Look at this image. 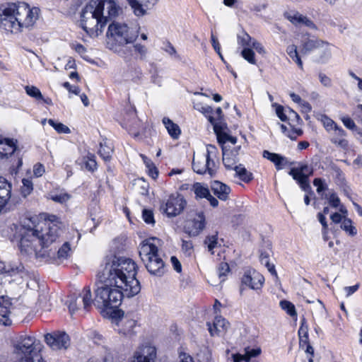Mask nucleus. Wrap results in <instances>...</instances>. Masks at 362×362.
Here are the masks:
<instances>
[{
	"label": "nucleus",
	"instance_id": "f257e3e1",
	"mask_svg": "<svg viewBox=\"0 0 362 362\" xmlns=\"http://www.w3.org/2000/svg\"><path fill=\"white\" fill-rule=\"evenodd\" d=\"M97 274L95 300L110 313L121 304L123 297L132 298L141 291L136 264L130 258L107 255Z\"/></svg>",
	"mask_w": 362,
	"mask_h": 362
},
{
	"label": "nucleus",
	"instance_id": "f03ea898",
	"mask_svg": "<svg viewBox=\"0 0 362 362\" xmlns=\"http://www.w3.org/2000/svg\"><path fill=\"white\" fill-rule=\"evenodd\" d=\"M63 224L54 215L31 227L11 226V230L18 231L21 236L19 249L22 255L42 259L55 257L56 244L62 233Z\"/></svg>",
	"mask_w": 362,
	"mask_h": 362
},
{
	"label": "nucleus",
	"instance_id": "7ed1b4c3",
	"mask_svg": "<svg viewBox=\"0 0 362 362\" xmlns=\"http://www.w3.org/2000/svg\"><path fill=\"white\" fill-rule=\"evenodd\" d=\"M40 10L24 2L10 3L0 8V29L12 33L32 27L39 16Z\"/></svg>",
	"mask_w": 362,
	"mask_h": 362
},
{
	"label": "nucleus",
	"instance_id": "20e7f679",
	"mask_svg": "<svg viewBox=\"0 0 362 362\" xmlns=\"http://www.w3.org/2000/svg\"><path fill=\"white\" fill-rule=\"evenodd\" d=\"M160 240L150 238L144 240L139 246V256L148 272L155 276H161L165 273V263L158 250Z\"/></svg>",
	"mask_w": 362,
	"mask_h": 362
},
{
	"label": "nucleus",
	"instance_id": "39448f33",
	"mask_svg": "<svg viewBox=\"0 0 362 362\" xmlns=\"http://www.w3.org/2000/svg\"><path fill=\"white\" fill-rule=\"evenodd\" d=\"M106 37L109 49L119 53L127 45L134 43L138 34L134 33L127 24L113 21L108 25Z\"/></svg>",
	"mask_w": 362,
	"mask_h": 362
},
{
	"label": "nucleus",
	"instance_id": "423d86ee",
	"mask_svg": "<svg viewBox=\"0 0 362 362\" xmlns=\"http://www.w3.org/2000/svg\"><path fill=\"white\" fill-rule=\"evenodd\" d=\"M95 6V1L90 0L83 8L81 13V26L91 37H97L103 33L105 21L101 18Z\"/></svg>",
	"mask_w": 362,
	"mask_h": 362
},
{
	"label": "nucleus",
	"instance_id": "0eeeda50",
	"mask_svg": "<svg viewBox=\"0 0 362 362\" xmlns=\"http://www.w3.org/2000/svg\"><path fill=\"white\" fill-rule=\"evenodd\" d=\"M218 150L215 146L207 145L206 153L194 156L192 160V168L198 174H208L214 176L218 170Z\"/></svg>",
	"mask_w": 362,
	"mask_h": 362
},
{
	"label": "nucleus",
	"instance_id": "6e6552de",
	"mask_svg": "<svg viewBox=\"0 0 362 362\" xmlns=\"http://www.w3.org/2000/svg\"><path fill=\"white\" fill-rule=\"evenodd\" d=\"M35 339L31 337H24L15 348L14 362H44L40 350L35 346Z\"/></svg>",
	"mask_w": 362,
	"mask_h": 362
},
{
	"label": "nucleus",
	"instance_id": "1a4fd4ad",
	"mask_svg": "<svg viewBox=\"0 0 362 362\" xmlns=\"http://www.w3.org/2000/svg\"><path fill=\"white\" fill-rule=\"evenodd\" d=\"M217 140L222 148L223 163L227 169H233L238 161V153L231 151V145L237 142L236 137L232 136L226 132H217Z\"/></svg>",
	"mask_w": 362,
	"mask_h": 362
},
{
	"label": "nucleus",
	"instance_id": "9d476101",
	"mask_svg": "<svg viewBox=\"0 0 362 362\" xmlns=\"http://www.w3.org/2000/svg\"><path fill=\"white\" fill-rule=\"evenodd\" d=\"M112 322L117 326L119 333L131 336L134 334V328L136 326V320L128 315H124L120 310H113L110 313Z\"/></svg>",
	"mask_w": 362,
	"mask_h": 362
},
{
	"label": "nucleus",
	"instance_id": "9b49d317",
	"mask_svg": "<svg viewBox=\"0 0 362 362\" xmlns=\"http://www.w3.org/2000/svg\"><path fill=\"white\" fill-rule=\"evenodd\" d=\"M187 202L180 194H172L165 203L161 206L168 217H175L180 215L185 208Z\"/></svg>",
	"mask_w": 362,
	"mask_h": 362
},
{
	"label": "nucleus",
	"instance_id": "f8f14e48",
	"mask_svg": "<svg viewBox=\"0 0 362 362\" xmlns=\"http://www.w3.org/2000/svg\"><path fill=\"white\" fill-rule=\"evenodd\" d=\"M46 344L54 351L67 349L71 344L69 336L63 331H54L45 334Z\"/></svg>",
	"mask_w": 362,
	"mask_h": 362
},
{
	"label": "nucleus",
	"instance_id": "ddd939ff",
	"mask_svg": "<svg viewBox=\"0 0 362 362\" xmlns=\"http://www.w3.org/2000/svg\"><path fill=\"white\" fill-rule=\"evenodd\" d=\"M156 349L148 342L140 344L129 358V362H155Z\"/></svg>",
	"mask_w": 362,
	"mask_h": 362
},
{
	"label": "nucleus",
	"instance_id": "4468645a",
	"mask_svg": "<svg viewBox=\"0 0 362 362\" xmlns=\"http://www.w3.org/2000/svg\"><path fill=\"white\" fill-rule=\"evenodd\" d=\"M264 283V278L259 272L255 269H247L241 278L240 291L245 288L252 290H259Z\"/></svg>",
	"mask_w": 362,
	"mask_h": 362
},
{
	"label": "nucleus",
	"instance_id": "2eb2a0df",
	"mask_svg": "<svg viewBox=\"0 0 362 362\" xmlns=\"http://www.w3.org/2000/svg\"><path fill=\"white\" fill-rule=\"evenodd\" d=\"M205 225V216L203 212H199L186 221L184 228L190 236H197L204 230Z\"/></svg>",
	"mask_w": 362,
	"mask_h": 362
},
{
	"label": "nucleus",
	"instance_id": "dca6fc26",
	"mask_svg": "<svg viewBox=\"0 0 362 362\" xmlns=\"http://www.w3.org/2000/svg\"><path fill=\"white\" fill-rule=\"evenodd\" d=\"M158 0H127L135 16L141 17L148 13Z\"/></svg>",
	"mask_w": 362,
	"mask_h": 362
},
{
	"label": "nucleus",
	"instance_id": "f3484780",
	"mask_svg": "<svg viewBox=\"0 0 362 362\" xmlns=\"http://www.w3.org/2000/svg\"><path fill=\"white\" fill-rule=\"evenodd\" d=\"M192 191L196 195V198L206 199L211 206L216 207L218 205V201L213 197L207 185L200 182H196L192 186Z\"/></svg>",
	"mask_w": 362,
	"mask_h": 362
},
{
	"label": "nucleus",
	"instance_id": "a211bd4d",
	"mask_svg": "<svg viewBox=\"0 0 362 362\" xmlns=\"http://www.w3.org/2000/svg\"><path fill=\"white\" fill-rule=\"evenodd\" d=\"M17 141L13 139L4 138L0 139V160L7 159L17 149Z\"/></svg>",
	"mask_w": 362,
	"mask_h": 362
},
{
	"label": "nucleus",
	"instance_id": "6ab92c4d",
	"mask_svg": "<svg viewBox=\"0 0 362 362\" xmlns=\"http://www.w3.org/2000/svg\"><path fill=\"white\" fill-rule=\"evenodd\" d=\"M228 326V322L221 316H216L212 325L207 322L208 330L212 337L221 335L227 330Z\"/></svg>",
	"mask_w": 362,
	"mask_h": 362
},
{
	"label": "nucleus",
	"instance_id": "aec40b11",
	"mask_svg": "<svg viewBox=\"0 0 362 362\" xmlns=\"http://www.w3.org/2000/svg\"><path fill=\"white\" fill-rule=\"evenodd\" d=\"M12 308V303L11 300L7 296L0 297V322L4 325H9L11 324V320L9 319L11 310Z\"/></svg>",
	"mask_w": 362,
	"mask_h": 362
},
{
	"label": "nucleus",
	"instance_id": "412c9836",
	"mask_svg": "<svg viewBox=\"0 0 362 362\" xmlns=\"http://www.w3.org/2000/svg\"><path fill=\"white\" fill-rule=\"evenodd\" d=\"M211 189L220 200L226 201L229 199L231 189L227 185L218 181L214 180L211 182Z\"/></svg>",
	"mask_w": 362,
	"mask_h": 362
},
{
	"label": "nucleus",
	"instance_id": "4be33fe9",
	"mask_svg": "<svg viewBox=\"0 0 362 362\" xmlns=\"http://www.w3.org/2000/svg\"><path fill=\"white\" fill-rule=\"evenodd\" d=\"M77 299L78 310L88 311L93 303L91 290L89 286L83 288Z\"/></svg>",
	"mask_w": 362,
	"mask_h": 362
},
{
	"label": "nucleus",
	"instance_id": "5701e85b",
	"mask_svg": "<svg viewBox=\"0 0 362 362\" xmlns=\"http://www.w3.org/2000/svg\"><path fill=\"white\" fill-rule=\"evenodd\" d=\"M11 185L3 177H0V212L11 198Z\"/></svg>",
	"mask_w": 362,
	"mask_h": 362
},
{
	"label": "nucleus",
	"instance_id": "b1692460",
	"mask_svg": "<svg viewBox=\"0 0 362 362\" xmlns=\"http://www.w3.org/2000/svg\"><path fill=\"white\" fill-rule=\"evenodd\" d=\"M346 134L345 131L341 127H339L333 131L330 141L337 147L343 150H346L349 146V142L346 139Z\"/></svg>",
	"mask_w": 362,
	"mask_h": 362
},
{
	"label": "nucleus",
	"instance_id": "393cba45",
	"mask_svg": "<svg viewBox=\"0 0 362 362\" xmlns=\"http://www.w3.org/2000/svg\"><path fill=\"white\" fill-rule=\"evenodd\" d=\"M211 354L209 351H203L197 354L195 358L190 354L181 352L179 355L178 362H210Z\"/></svg>",
	"mask_w": 362,
	"mask_h": 362
},
{
	"label": "nucleus",
	"instance_id": "a878e982",
	"mask_svg": "<svg viewBox=\"0 0 362 362\" xmlns=\"http://www.w3.org/2000/svg\"><path fill=\"white\" fill-rule=\"evenodd\" d=\"M130 117L132 118V121L124 119L123 125L130 134L136 138L140 134L139 127L141 124V122L136 118L135 110L131 111Z\"/></svg>",
	"mask_w": 362,
	"mask_h": 362
},
{
	"label": "nucleus",
	"instance_id": "bb28decb",
	"mask_svg": "<svg viewBox=\"0 0 362 362\" xmlns=\"http://www.w3.org/2000/svg\"><path fill=\"white\" fill-rule=\"evenodd\" d=\"M299 346L306 354H314V349L308 342V333L306 327L301 326L298 330Z\"/></svg>",
	"mask_w": 362,
	"mask_h": 362
},
{
	"label": "nucleus",
	"instance_id": "cd10ccee",
	"mask_svg": "<svg viewBox=\"0 0 362 362\" xmlns=\"http://www.w3.org/2000/svg\"><path fill=\"white\" fill-rule=\"evenodd\" d=\"M98 153L105 161L110 160L113 153L112 144L107 139H103V141L100 143V149Z\"/></svg>",
	"mask_w": 362,
	"mask_h": 362
},
{
	"label": "nucleus",
	"instance_id": "c85d7f7f",
	"mask_svg": "<svg viewBox=\"0 0 362 362\" xmlns=\"http://www.w3.org/2000/svg\"><path fill=\"white\" fill-rule=\"evenodd\" d=\"M263 157L273 162L278 170L282 169L287 163L286 158L268 151H263Z\"/></svg>",
	"mask_w": 362,
	"mask_h": 362
},
{
	"label": "nucleus",
	"instance_id": "c756f323",
	"mask_svg": "<svg viewBox=\"0 0 362 362\" xmlns=\"http://www.w3.org/2000/svg\"><path fill=\"white\" fill-rule=\"evenodd\" d=\"M163 123L170 136L173 139H177L181 134V130L179 126L167 117H164L163 119Z\"/></svg>",
	"mask_w": 362,
	"mask_h": 362
},
{
	"label": "nucleus",
	"instance_id": "7c9ffc66",
	"mask_svg": "<svg viewBox=\"0 0 362 362\" xmlns=\"http://www.w3.org/2000/svg\"><path fill=\"white\" fill-rule=\"evenodd\" d=\"M261 351L259 349H252L246 351L245 354H233V362H250L251 358L256 357L260 354Z\"/></svg>",
	"mask_w": 362,
	"mask_h": 362
},
{
	"label": "nucleus",
	"instance_id": "2f4dec72",
	"mask_svg": "<svg viewBox=\"0 0 362 362\" xmlns=\"http://www.w3.org/2000/svg\"><path fill=\"white\" fill-rule=\"evenodd\" d=\"M9 272L11 275L19 274L21 277H24L26 275V272L24 267L21 264L13 265L11 269H6L4 263L0 261V273Z\"/></svg>",
	"mask_w": 362,
	"mask_h": 362
},
{
	"label": "nucleus",
	"instance_id": "473e14b6",
	"mask_svg": "<svg viewBox=\"0 0 362 362\" xmlns=\"http://www.w3.org/2000/svg\"><path fill=\"white\" fill-rule=\"evenodd\" d=\"M320 57L318 61L320 63H326L332 57L331 45L325 41V45L320 46Z\"/></svg>",
	"mask_w": 362,
	"mask_h": 362
},
{
	"label": "nucleus",
	"instance_id": "72a5a7b5",
	"mask_svg": "<svg viewBox=\"0 0 362 362\" xmlns=\"http://www.w3.org/2000/svg\"><path fill=\"white\" fill-rule=\"evenodd\" d=\"M233 169L237 176L243 181L248 182L252 180V174L247 171L243 165L235 166Z\"/></svg>",
	"mask_w": 362,
	"mask_h": 362
},
{
	"label": "nucleus",
	"instance_id": "f704fd0d",
	"mask_svg": "<svg viewBox=\"0 0 362 362\" xmlns=\"http://www.w3.org/2000/svg\"><path fill=\"white\" fill-rule=\"evenodd\" d=\"M71 252V248L69 242H65L57 251L56 250L55 256L57 255L59 260H64L70 256Z\"/></svg>",
	"mask_w": 362,
	"mask_h": 362
},
{
	"label": "nucleus",
	"instance_id": "c9c22d12",
	"mask_svg": "<svg viewBox=\"0 0 362 362\" xmlns=\"http://www.w3.org/2000/svg\"><path fill=\"white\" fill-rule=\"evenodd\" d=\"M291 176L293 177V178L295 180L297 181V182L300 185V188L303 191L312 192L311 187L309 183L308 175H300L296 173L295 175H293Z\"/></svg>",
	"mask_w": 362,
	"mask_h": 362
},
{
	"label": "nucleus",
	"instance_id": "e433bc0d",
	"mask_svg": "<svg viewBox=\"0 0 362 362\" xmlns=\"http://www.w3.org/2000/svg\"><path fill=\"white\" fill-rule=\"evenodd\" d=\"M199 111L208 117V119L210 122V123L214 126V131L216 134L217 132H221V131L218 130V124L216 122V119L210 115V114H211L213 112V109L211 107L208 105L202 107V108L199 109Z\"/></svg>",
	"mask_w": 362,
	"mask_h": 362
},
{
	"label": "nucleus",
	"instance_id": "4c0bfd02",
	"mask_svg": "<svg viewBox=\"0 0 362 362\" xmlns=\"http://www.w3.org/2000/svg\"><path fill=\"white\" fill-rule=\"evenodd\" d=\"M325 45V41L321 40H308L303 45V50L305 52H311L313 49H319L320 46Z\"/></svg>",
	"mask_w": 362,
	"mask_h": 362
},
{
	"label": "nucleus",
	"instance_id": "58836bf2",
	"mask_svg": "<svg viewBox=\"0 0 362 362\" xmlns=\"http://www.w3.org/2000/svg\"><path fill=\"white\" fill-rule=\"evenodd\" d=\"M279 305L282 310L286 312V313L291 317H295L297 315V313L294 305L290 301L283 300L279 303Z\"/></svg>",
	"mask_w": 362,
	"mask_h": 362
},
{
	"label": "nucleus",
	"instance_id": "ea45409f",
	"mask_svg": "<svg viewBox=\"0 0 362 362\" xmlns=\"http://www.w3.org/2000/svg\"><path fill=\"white\" fill-rule=\"evenodd\" d=\"M341 228L351 236H354L357 233L356 228L352 225V221L349 218H344L343 219L341 224Z\"/></svg>",
	"mask_w": 362,
	"mask_h": 362
},
{
	"label": "nucleus",
	"instance_id": "a19ab883",
	"mask_svg": "<svg viewBox=\"0 0 362 362\" xmlns=\"http://www.w3.org/2000/svg\"><path fill=\"white\" fill-rule=\"evenodd\" d=\"M286 122L291 127H294L301 121L300 116L293 110L287 108Z\"/></svg>",
	"mask_w": 362,
	"mask_h": 362
},
{
	"label": "nucleus",
	"instance_id": "79ce46f5",
	"mask_svg": "<svg viewBox=\"0 0 362 362\" xmlns=\"http://www.w3.org/2000/svg\"><path fill=\"white\" fill-rule=\"evenodd\" d=\"M25 93L31 98H35L37 100L43 99V96L38 88L34 86H26L25 87Z\"/></svg>",
	"mask_w": 362,
	"mask_h": 362
},
{
	"label": "nucleus",
	"instance_id": "37998d69",
	"mask_svg": "<svg viewBox=\"0 0 362 362\" xmlns=\"http://www.w3.org/2000/svg\"><path fill=\"white\" fill-rule=\"evenodd\" d=\"M204 244L207 246L209 252L214 254V249L218 246L217 234L207 236L204 240Z\"/></svg>",
	"mask_w": 362,
	"mask_h": 362
},
{
	"label": "nucleus",
	"instance_id": "c03bdc74",
	"mask_svg": "<svg viewBox=\"0 0 362 362\" xmlns=\"http://www.w3.org/2000/svg\"><path fill=\"white\" fill-rule=\"evenodd\" d=\"M320 120L327 132L331 130L334 131L339 127V126L332 119L325 115H321Z\"/></svg>",
	"mask_w": 362,
	"mask_h": 362
},
{
	"label": "nucleus",
	"instance_id": "a18cd8bd",
	"mask_svg": "<svg viewBox=\"0 0 362 362\" xmlns=\"http://www.w3.org/2000/svg\"><path fill=\"white\" fill-rule=\"evenodd\" d=\"M332 170L334 174L335 182L338 185H343L345 183V177L342 170L337 165H332Z\"/></svg>",
	"mask_w": 362,
	"mask_h": 362
},
{
	"label": "nucleus",
	"instance_id": "49530a36",
	"mask_svg": "<svg viewBox=\"0 0 362 362\" xmlns=\"http://www.w3.org/2000/svg\"><path fill=\"white\" fill-rule=\"evenodd\" d=\"M23 186L21 187V193L23 197L29 195L33 189V184L31 180L24 178L22 180Z\"/></svg>",
	"mask_w": 362,
	"mask_h": 362
},
{
	"label": "nucleus",
	"instance_id": "de8ad7c7",
	"mask_svg": "<svg viewBox=\"0 0 362 362\" xmlns=\"http://www.w3.org/2000/svg\"><path fill=\"white\" fill-rule=\"evenodd\" d=\"M241 56L250 64H256L255 52L248 47H245L241 52Z\"/></svg>",
	"mask_w": 362,
	"mask_h": 362
},
{
	"label": "nucleus",
	"instance_id": "09e8293b",
	"mask_svg": "<svg viewBox=\"0 0 362 362\" xmlns=\"http://www.w3.org/2000/svg\"><path fill=\"white\" fill-rule=\"evenodd\" d=\"M133 49L135 54L139 55L140 59L143 60L146 58L148 49L145 45L140 43H135L133 45Z\"/></svg>",
	"mask_w": 362,
	"mask_h": 362
},
{
	"label": "nucleus",
	"instance_id": "8fccbe9b",
	"mask_svg": "<svg viewBox=\"0 0 362 362\" xmlns=\"http://www.w3.org/2000/svg\"><path fill=\"white\" fill-rule=\"evenodd\" d=\"M230 272V267L228 263L221 262L218 267V274L220 281L223 282L226 280L227 274Z\"/></svg>",
	"mask_w": 362,
	"mask_h": 362
},
{
	"label": "nucleus",
	"instance_id": "3c124183",
	"mask_svg": "<svg viewBox=\"0 0 362 362\" xmlns=\"http://www.w3.org/2000/svg\"><path fill=\"white\" fill-rule=\"evenodd\" d=\"M48 123L58 132L69 134L70 132L69 128L62 123L57 122L54 120L49 119Z\"/></svg>",
	"mask_w": 362,
	"mask_h": 362
},
{
	"label": "nucleus",
	"instance_id": "603ef678",
	"mask_svg": "<svg viewBox=\"0 0 362 362\" xmlns=\"http://www.w3.org/2000/svg\"><path fill=\"white\" fill-rule=\"evenodd\" d=\"M251 37L245 32L238 35V43L242 47H247L251 46Z\"/></svg>",
	"mask_w": 362,
	"mask_h": 362
},
{
	"label": "nucleus",
	"instance_id": "864d4df0",
	"mask_svg": "<svg viewBox=\"0 0 362 362\" xmlns=\"http://www.w3.org/2000/svg\"><path fill=\"white\" fill-rule=\"evenodd\" d=\"M71 198V196L66 192H61L59 194H56L51 195L50 199L55 202H58L60 204H64L68 202Z\"/></svg>",
	"mask_w": 362,
	"mask_h": 362
},
{
	"label": "nucleus",
	"instance_id": "5fc2aeb1",
	"mask_svg": "<svg viewBox=\"0 0 362 362\" xmlns=\"http://www.w3.org/2000/svg\"><path fill=\"white\" fill-rule=\"evenodd\" d=\"M85 167L89 171H94L97 168V163L95 160V156L88 155L85 161Z\"/></svg>",
	"mask_w": 362,
	"mask_h": 362
},
{
	"label": "nucleus",
	"instance_id": "6e6d98bb",
	"mask_svg": "<svg viewBox=\"0 0 362 362\" xmlns=\"http://www.w3.org/2000/svg\"><path fill=\"white\" fill-rule=\"evenodd\" d=\"M313 185L317 187V192L321 194L323 191L326 190L327 186L325 180L322 178H315L313 180Z\"/></svg>",
	"mask_w": 362,
	"mask_h": 362
},
{
	"label": "nucleus",
	"instance_id": "4d7b16f0",
	"mask_svg": "<svg viewBox=\"0 0 362 362\" xmlns=\"http://www.w3.org/2000/svg\"><path fill=\"white\" fill-rule=\"evenodd\" d=\"M276 107V114L278 117L283 122H286L287 109H284L283 106L277 104L273 105Z\"/></svg>",
	"mask_w": 362,
	"mask_h": 362
},
{
	"label": "nucleus",
	"instance_id": "13d9d810",
	"mask_svg": "<svg viewBox=\"0 0 362 362\" xmlns=\"http://www.w3.org/2000/svg\"><path fill=\"white\" fill-rule=\"evenodd\" d=\"M142 217L144 221L148 224H154L155 220L153 213L151 210L144 209L142 212Z\"/></svg>",
	"mask_w": 362,
	"mask_h": 362
},
{
	"label": "nucleus",
	"instance_id": "bf43d9fd",
	"mask_svg": "<svg viewBox=\"0 0 362 362\" xmlns=\"http://www.w3.org/2000/svg\"><path fill=\"white\" fill-rule=\"evenodd\" d=\"M182 250L186 255L190 256L193 252V244L190 240H182Z\"/></svg>",
	"mask_w": 362,
	"mask_h": 362
},
{
	"label": "nucleus",
	"instance_id": "052dcab7",
	"mask_svg": "<svg viewBox=\"0 0 362 362\" xmlns=\"http://www.w3.org/2000/svg\"><path fill=\"white\" fill-rule=\"evenodd\" d=\"M304 18H305L304 16H303L298 13H294L293 15H288L287 16V18L289 20V21L296 25H299V24H302Z\"/></svg>",
	"mask_w": 362,
	"mask_h": 362
},
{
	"label": "nucleus",
	"instance_id": "680f3d73",
	"mask_svg": "<svg viewBox=\"0 0 362 362\" xmlns=\"http://www.w3.org/2000/svg\"><path fill=\"white\" fill-rule=\"evenodd\" d=\"M308 170L309 167L307 165H301L300 168H292L289 172V175H293L296 173L300 175H306L305 173H306Z\"/></svg>",
	"mask_w": 362,
	"mask_h": 362
},
{
	"label": "nucleus",
	"instance_id": "e2e57ef3",
	"mask_svg": "<svg viewBox=\"0 0 362 362\" xmlns=\"http://www.w3.org/2000/svg\"><path fill=\"white\" fill-rule=\"evenodd\" d=\"M45 172V166L37 163L33 166V173L35 177H41Z\"/></svg>",
	"mask_w": 362,
	"mask_h": 362
},
{
	"label": "nucleus",
	"instance_id": "0e129e2a",
	"mask_svg": "<svg viewBox=\"0 0 362 362\" xmlns=\"http://www.w3.org/2000/svg\"><path fill=\"white\" fill-rule=\"evenodd\" d=\"M320 83L325 87H331L332 86V80L329 77L323 73H320L318 75Z\"/></svg>",
	"mask_w": 362,
	"mask_h": 362
},
{
	"label": "nucleus",
	"instance_id": "69168bd1",
	"mask_svg": "<svg viewBox=\"0 0 362 362\" xmlns=\"http://www.w3.org/2000/svg\"><path fill=\"white\" fill-rule=\"evenodd\" d=\"M163 49L165 52H167L170 56L174 57L176 59H179V56L177 54V52L171 43L167 42L165 45Z\"/></svg>",
	"mask_w": 362,
	"mask_h": 362
},
{
	"label": "nucleus",
	"instance_id": "338daca9",
	"mask_svg": "<svg viewBox=\"0 0 362 362\" xmlns=\"http://www.w3.org/2000/svg\"><path fill=\"white\" fill-rule=\"evenodd\" d=\"M286 52L293 60L297 57H298L297 47L294 45L288 46L286 49Z\"/></svg>",
	"mask_w": 362,
	"mask_h": 362
},
{
	"label": "nucleus",
	"instance_id": "774afa93",
	"mask_svg": "<svg viewBox=\"0 0 362 362\" xmlns=\"http://www.w3.org/2000/svg\"><path fill=\"white\" fill-rule=\"evenodd\" d=\"M328 199L329 204L334 208L338 207L340 204V199L335 193L330 194Z\"/></svg>",
	"mask_w": 362,
	"mask_h": 362
}]
</instances>
